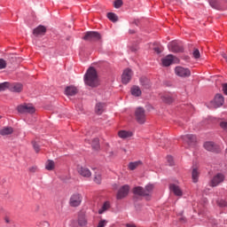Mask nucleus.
<instances>
[{"label": "nucleus", "mask_w": 227, "mask_h": 227, "mask_svg": "<svg viewBox=\"0 0 227 227\" xmlns=\"http://www.w3.org/2000/svg\"><path fill=\"white\" fill-rule=\"evenodd\" d=\"M85 84L89 87L95 88L98 86V74L94 67L88 69L85 74Z\"/></svg>", "instance_id": "1"}, {"label": "nucleus", "mask_w": 227, "mask_h": 227, "mask_svg": "<svg viewBox=\"0 0 227 227\" xmlns=\"http://www.w3.org/2000/svg\"><path fill=\"white\" fill-rule=\"evenodd\" d=\"M153 190L154 185L153 184L145 185V188H143L142 186H136L133 188V194L145 197V200H150Z\"/></svg>", "instance_id": "2"}, {"label": "nucleus", "mask_w": 227, "mask_h": 227, "mask_svg": "<svg viewBox=\"0 0 227 227\" xmlns=\"http://www.w3.org/2000/svg\"><path fill=\"white\" fill-rule=\"evenodd\" d=\"M73 227H86L88 226V219L83 212H79L77 220H73Z\"/></svg>", "instance_id": "3"}, {"label": "nucleus", "mask_w": 227, "mask_h": 227, "mask_svg": "<svg viewBox=\"0 0 227 227\" xmlns=\"http://www.w3.org/2000/svg\"><path fill=\"white\" fill-rule=\"evenodd\" d=\"M135 119L138 124H144L145 122H146V112L143 107L136 108Z\"/></svg>", "instance_id": "4"}, {"label": "nucleus", "mask_w": 227, "mask_h": 227, "mask_svg": "<svg viewBox=\"0 0 227 227\" xmlns=\"http://www.w3.org/2000/svg\"><path fill=\"white\" fill-rule=\"evenodd\" d=\"M102 39V35L98 32H86L83 40L86 42H98Z\"/></svg>", "instance_id": "5"}, {"label": "nucleus", "mask_w": 227, "mask_h": 227, "mask_svg": "<svg viewBox=\"0 0 227 227\" xmlns=\"http://www.w3.org/2000/svg\"><path fill=\"white\" fill-rule=\"evenodd\" d=\"M224 182V174L217 173L212 177L211 181H209V187H218L219 184Z\"/></svg>", "instance_id": "6"}, {"label": "nucleus", "mask_w": 227, "mask_h": 227, "mask_svg": "<svg viewBox=\"0 0 227 227\" xmlns=\"http://www.w3.org/2000/svg\"><path fill=\"white\" fill-rule=\"evenodd\" d=\"M82 202V195L80 193H74L71 195V198H69V206H71V207H78Z\"/></svg>", "instance_id": "7"}, {"label": "nucleus", "mask_w": 227, "mask_h": 227, "mask_svg": "<svg viewBox=\"0 0 227 227\" xmlns=\"http://www.w3.org/2000/svg\"><path fill=\"white\" fill-rule=\"evenodd\" d=\"M175 74H176V76L180 78H187L190 77L192 73L190 72V69L187 67H175Z\"/></svg>", "instance_id": "8"}, {"label": "nucleus", "mask_w": 227, "mask_h": 227, "mask_svg": "<svg viewBox=\"0 0 227 227\" xmlns=\"http://www.w3.org/2000/svg\"><path fill=\"white\" fill-rule=\"evenodd\" d=\"M17 111H19L20 114H33L35 113V108L32 105H21L17 107Z\"/></svg>", "instance_id": "9"}, {"label": "nucleus", "mask_w": 227, "mask_h": 227, "mask_svg": "<svg viewBox=\"0 0 227 227\" xmlns=\"http://www.w3.org/2000/svg\"><path fill=\"white\" fill-rule=\"evenodd\" d=\"M161 62L163 67H170L172 64L179 63V59H177L174 55H167L161 59Z\"/></svg>", "instance_id": "10"}, {"label": "nucleus", "mask_w": 227, "mask_h": 227, "mask_svg": "<svg viewBox=\"0 0 227 227\" xmlns=\"http://www.w3.org/2000/svg\"><path fill=\"white\" fill-rule=\"evenodd\" d=\"M168 49H169L170 51L176 53L184 51V47L176 41L169 43Z\"/></svg>", "instance_id": "11"}, {"label": "nucleus", "mask_w": 227, "mask_h": 227, "mask_svg": "<svg viewBox=\"0 0 227 227\" xmlns=\"http://www.w3.org/2000/svg\"><path fill=\"white\" fill-rule=\"evenodd\" d=\"M129 185H123L121 186L120 190H118L117 192V200H122L123 198H126L128 194L129 193Z\"/></svg>", "instance_id": "12"}, {"label": "nucleus", "mask_w": 227, "mask_h": 227, "mask_svg": "<svg viewBox=\"0 0 227 227\" xmlns=\"http://www.w3.org/2000/svg\"><path fill=\"white\" fill-rule=\"evenodd\" d=\"M224 103V98L221 94L215 96L214 101H211V107L218 108L221 107Z\"/></svg>", "instance_id": "13"}, {"label": "nucleus", "mask_w": 227, "mask_h": 227, "mask_svg": "<svg viewBox=\"0 0 227 227\" xmlns=\"http://www.w3.org/2000/svg\"><path fill=\"white\" fill-rule=\"evenodd\" d=\"M133 73L132 70L129 68H126L123 70L122 73V84H128L129 83L130 80L132 79Z\"/></svg>", "instance_id": "14"}, {"label": "nucleus", "mask_w": 227, "mask_h": 227, "mask_svg": "<svg viewBox=\"0 0 227 227\" xmlns=\"http://www.w3.org/2000/svg\"><path fill=\"white\" fill-rule=\"evenodd\" d=\"M77 171L80 176L90 178V176H92L91 172L88 168L82 167V166H78Z\"/></svg>", "instance_id": "15"}, {"label": "nucleus", "mask_w": 227, "mask_h": 227, "mask_svg": "<svg viewBox=\"0 0 227 227\" xmlns=\"http://www.w3.org/2000/svg\"><path fill=\"white\" fill-rule=\"evenodd\" d=\"M9 90L14 93H20L23 90L21 83H10Z\"/></svg>", "instance_id": "16"}, {"label": "nucleus", "mask_w": 227, "mask_h": 227, "mask_svg": "<svg viewBox=\"0 0 227 227\" xmlns=\"http://www.w3.org/2000/svg\"><path fill=\"white\" fill-rule=\"evenodd\" d=\"M182 139L189 145H193L196 143V136L194 135L183 136Z\"/></svg>", "instance_id": "17"}, {"label": "nucleus", "mask_w": 227, "mask_h": 227, "mask_svg": "<svg viewBox=\"0 0 227 227\" xmlns=\"http://www.w3.org/2000/svg\"><path fill=\"white\" fill-rule=\"evenodd\" d=\"M204 148L207 152H217L218 145H216L214 142H205Z\"/></svg>", "instance_id": "18"}, {"label": "nucleus", "mask_w": 227, "mask_h": 227, "mask_svg": "<svg viewBox=\"0 0 227 227\" xmlns=\"http://www.w3.org/2000/svg\"><path fill=\"white\" fill-rule=\"evenodd\" d=\"M169 189H170V192H172L173 194H175V196L181 197L184 195V192H182L180 187L176 184H170Z\"/></svg>", "instance_id": "19"}, {"label": "nucleus", "mask_w": 227, "mask_h": 227, "mask_svg": "<svg viewBox=\"0 0 227 227\" xmlns=\"http://www.w3.org/2000/svg\"><path fill=\"white\" fill-rule=\"evenodd\" d=\"M78 90L76 87L74 86H68L66 88V95L68 97H74L77 95Z\"/></svg>", "instance_id": "20"}, {"label": "nucleus", "mask_w": 227, "mask_h": 227, "mask_svg": "<svg viewBox=\"0 0 227 227\" xmlns=\"http://www.w3.org/2000/svg\"><path fill=\"white\" fill-rule=\"evenodd\" d=\"M13 134V128L12 127H4L0 129V136H9Z\"/></svg>", "instance_id": "21"}, {"label": "nucleus", "mask_w": 227, "mask_h": 227, "mask_svg": "<svg viewBox=\"0 0 227 227\" xmlns=\"http://www.w3.org/2000/svg\"><path fill=\"white\" fill-rule=\"evenodd\" d=\"M46 33V28L43 26H39L38 27L34 29V35L38 36V35H43Z\"/></svg>", "instance_id": "22"}, {"label": "nucleus", "mask_w": 227, "mask_h": 227, "mask_svg": "<svg viewBox=\"0 0 227 227\" xmlns=\"http://www.w3.org/2000/svg\"><path fill=\"white\" fill-rule=\"evenodd\" d=\"M118 136L122 139H127V138L132 137L133 132L127 131V130H121L120 132H118Z\"/></svg>", "instance_id": "23"}, {"label": "nucleus", "mask_w": 227, "mask_h": 227, "mask_svg": "<svg viewBox=\"0 0 227 227\" xmlns=\"http://www.w3.org/2000/svg\"><path fill=\"white\" fill-rule=\"evenodd\" d=\"M104 111H105V105L102 103H98V105H96V108H95L96 114L98 115H101Z\"/></svg>", "instance_id": "24"}, {"label": "nucleus", "mask_w": 227, "mask_h": 227, "mask_svg": "<svg viewBox=\"0 0 227 227\" xmlns=\"http://www.w3.org/2000/svg\"><path fill=\"white\" fill-rule=\"evenodd\" d=\"M199 176H200V172L196 168L192 169V183H194V184L198 183Z\"/></svg>", "instance_id": "25"}, {"label": "nucleus", "mask_w": 227, "mask_h": 227, "mask_svg": "<svg viewBox=\"0 0 227 227\" xmlns=\"http://www.w3.org/2000/svg\"><path fill=\"white\" fill-rule=\"evenodd\" d=\"M140 83H142V86L145 87V89L150 88V81L146 77L140 78Z\"/></svg>", "instance_id": "26"}, {"label": "nucleus", "mask_w": 227, "mask_h": 227, "mask_svg": "<svg viewBox=\"0 0 227 227\" xmlns=\"http://www.w3.org/2000/svg\"><path fill=\"white\" fill-rule=\"evenodd\" d=\"M131 93L135 97H139L142 94V91L140 90L139 87L137 86H133L131 89Z\"/></svg>", "instance_id": "27"}, {"label": "nucleus", "mask_w": 227, "mask_h": 227, "mask_svg": "<svg viewBox=\"0 0 227 227\" xmlns=\"http://www.w3.org/2000/svg\"><path fill=\"white\" fill-rule=\"evenodd\" d=\"M110 208V203L109 202H104L103 207H101L100 209H98V214L102 215L106 211H107Z\"/></svg>", "instance_id": "28"}, {"label": "nucleus", "mask_w": 227, "mask_h": 227, "mask_svg": "<svg viewBox=\"0 0 227 227\" xmlns=\"http://www.w3.org/2000/svg\"><path fill=\"white\" fill-rule=\"evenodd\" d=\"M107 19L111 20V22H117L118 16L114 12H108Z\"/></svg>", "instance_id": "29"}, {"label": "nucleus", "mask_w": 227, "mask_h": 227, "mask_svg": "<svg viewBox=\"0 0 227 227\" xmlns=\"http://www.w3.org/2000/svg\"><path fill=\"white\" fill-rule=\"evenodd\" d=\"M163 103L171 104L174 101V98H171L169 95H163L161 97Z\"/></svg>", "instance_id": "30"}, {"label": "nucleus", "mask_w": 227, "mask_h": 227, "mask_svg": "<svg viewBox=\"0 0 227 227\" xmlns=\"http://www.w3.org/2000/svg\"><path fill=\"white\" fill-rule=\"evenodd\" d=\"M46 170L48 171H52L54 169V161L51 160H49L47 162H46Z\"/></svg>", "instance_id": "31"}, {"label": "nucleus", "mask_w": 227, "mask_h": 227, "mask_svg": "<svg viewBox=\"0 0 227 227\" xmlns=\"http://www.w3.org/2000/svg\"><path fill=\"white\" fill-rule=\"evenodd\" d=\"M209 5L215 10H219V2L218 0H209Z\"/></svg>", "instance_id": "32"}, {"label": "nucleus", "mask_w": 227, "mask_h": 227, "mask_svg": "<svg viewBox=\"0 0 227 227\" xmlns=\"http://www.w3.org/2000/svg\"><path fill=\"white\" fill-rule=\"evenodd\" d=\"M140 164V161L130 162L128 168H129L130 171H133L136 168L139 167Z\"/></svg>", "instance_id": "33"}, {"label": "nucleus", "mask_w": 227, "mask_h": 227, "mask_svg": "<svg viewBox=\"0 0 227 227\" xmlns=\"http://www.w3.org/2000/svg\"><path fill=\"white\" fill-rule=\"evenodd\" d=\"M10 85V82L0 83V91H5L7 89H9Z\"/></svg>", "instance_id": "34"}, {"label": "nucleus", "mask_w": 227, "mask_h": 227, "mask_svg": "<svg viewBox=\"0 0 227 227\" xmlns=\"http://www.w3.org/2000/svg\"><path fill=\"white\" fill-rule=\"evenodd\" d=\"M94 183L100 184L102 183V176L100 174H96L94 176Z\"/></svg>", "instance_id": "35"}, {"label": "nucleus", "mask_w": 227, "mask_h": 227, "mask_svg": "<svg viewBox=\"0 0 227 227\" xmlns=\"http://www.w3.org/2000/svg\"><path fill=\"white\" fill-rule=\"evenodd\" d=\"M91 147H93L94 150L98 149V138L96 137L91 141Z\"/></svg>", "instance_id": "36"}, {"label": "nucleus", "mask_w": 227, "mask_h": 227, "mask_svg": "<svg viewBox=\"0 0 227 227\" xmlns=\"http://www.w3.org/2000/svg\"><path fill=\"white\" fill-rule=\"evenodd\" d=\"M122 0H115V2H114V8L120 9L122 6Z\"/></svg>", "instance_id": "37"}, {"label": "nucleus", "mask_w": 227, "mask_h": 227, "mask_svg": "<svg viewBox=\"0 0 227 227\" xmlns=\"http://www.w3.org/2000/svg\"><path fill=\"white\" fill-rule=\"evenodd\" d=\"M108 222L106 220L101 219L98 221V226L96 227H106L107 225Z\"/></svg>", "instance_id": "38"}, {"label": "nucleus", "mask_w": 227, "mask_h": 227, "mask_svg": "<svg viewBox=\"0 0 227 227\" xmlns=\"http://www.w3.org/2000/svg\"><path fill=\"white\" fill-rule=\"evenodd\" d=\"M217 205L220 207H227V201L226 200H221L217 202Z\"/></svg>", "instance_id": "39"}, {"label": "nucleus", "mask_w": 227, "mask_h": 227, "mask_svg": "<svg viewBox=\"0 0 227 227\" xmlns=\"http://www.w3.org/2000/svg\"><path fill=\"white\" fill-rule=\"evenodd\" d=\"M220 129L227 132V121H220Z\"/></svg>", "instance_id": "40"}, {"label": "nucleus", "mask_w": 227, "mask_h": 227, "mask_svg": "<svg viewBox=\"0 0 227 227\" xmlns=\"http://www.w3.org/2000/svg\"><path fill=\"white\" fill-rule=\"evenodd\" d=\"M192 57H194L195 59H200V51L199 49H194L192 51Z\"/></svg>", "instance_id": "41"}, {"label": "nucleus", "mask_w": 227, "mask_h": 227, "mask_svg": "<svg viewBox=\"0 0 227 227\" xmlns=\"http://www.w3.org/2000/svg\"><path fill=\"white\" fill-rule=\"evenodd\" d=\"M32 146L34 147L35 153H38L40 151L39 145L36 142H32Z\"/></svg>", "instance_id": "42"}, {"label": "nucleus", "mask_w": 227, "mask_h": 227, "mask_svg": "<svg viewBox=\"0 0 227 227\" xmlns=\"http://www.w3.org/2000/svg\"><path fill=\"white\" fill-rule=\"evenodd\" d=\"M6 65H7L6 61L0 59V70H4V68H6Z\"/></svg>", "instance_id": "43"}, {"label": "nucleus", "mask_w": 227, "mask_h": 227, "mask_svg": "<svg viewBox=\"0 0 227 227\" xmlns=\"http://www.w3.org/2000/svg\"><path fill=\"white\" fill-rule=\"evenodd\" d=\"M153 50L154 51V52H157V54H160L162 51V49L160 46H155L154 48H153Z\"/></svg>", "instance_id": "44"}, {"label": "nucleus", "mask_w": 227, "mask_h": 227, "mask_svg": "<svg viewBox=\"0 0 227 227\" xmlns=\"http://www.w3.org/2000/svg\"><path fill=\"white\" fill-rule=\"evenodd\" d=\"M4 223H6L7 224H11L12 223V220L9 216H4Z\"/></svg>", "instance_id": "45"}, {"label": "nucleus", "mask_w": 227, "mask_h": 227, "mask_svg": "<svg viewBox=\"0 0 227 227\" xmlns=\"http://www.w3.org/2000/svg\"><path fill=\"white\" fill-rule=\"evenodd\" d=\"M223 90L224 95H227V83H223Z\"/></svg>", "instance_id": "46"}, {"label": "nucleus", "mask_w": 227, "mask_h": 227, "mask_svg": "<svg viewBox=\"0 0 227 227\" xmlns=\"http://www.w3.org/2000/svg\"><path fill=\"white\" fill-rule=\"evenodd\" d=\"M138 50V47L137 46H132V47H130V51H132V52H136V51H137Z\"/></svg>", "instance_id": "47"}, {"label": "nucleus", "mask_w": 227, "mask_h": 227, "mask_svg": "<svg viewBox=\"0 0 227 227\" xmlns=\"http://www.w3.org/2000/svg\"><path fill=\"white\" fill-rule=\"evenodd\" d=\"M168 161H169L170 166L173 165V162H172V156H168Z\"/></svg>", "instance_id": "48"}, {"label": "nucleus", "mask_w": 227, "mask_h": 227, "mask_svg": "<svg viewBox=\"0 0 227 227\" xmlns=\"http://www.w3.org/2000/svg\"><path fill=\"white\" fill-rule=\"evenodd\" d=\"M29 171H31L32 173H35L36 168L33 167V168H29Z\"/></svg>", "instance_id": "49"}, {"label": "nucleus", "mask_w": 227, "mask_h": 227, "mask_svg": "<svg viewBox=\"0 0 227 227\" xmlns=\"http://www.w3.org/2000/svg\"><path fill=\"white\" fill-rule=\"evenodd\" d=\"M126 227H136L135 225H133V224H129V223H128V224H126Z\"/></svg>", "instance_id": "50"}, {"label": "nucleus", "mask_w": 227, "mask_h": 227, "mask_svg": "<svg viewBox=\"0 0 227 227\" xmlns=\"http://www.w3.org/2000/svg\"><path fill=\"white\" fill-rule=\"evenodd\" d=\"M223 56L224 60H225L226 63H227V55H226V54H223Z\"/></svg>", "instance_id": "51"}, {"label": "nucleus", "mask_w": 227, "mask_h": 227, "mask_svg": "<svg viewBox=\"0 0 227 227\" xmlns=\"http://www.w3.org/2000/svg\"><path fill=\"white\" fill-rule=\"evenodd\" d=\"M129 33H130V34H134V33H135V31H133V30H129Z\"/></svg>", "instance_id": "52"}, {"label": "nucleus", "mask_w": 227, "mask_h": 227, "mask_svg": "<svg viewBox=\"0 0 227 227\" xmlns=\"http://www.w3.org/2000/svg\"><path fill=\"white\" fill-rule=\"evenodd\" d=\"M123 153H127V150L126 149H122Z\"/></svg>", "instance_id": "53"}, {"label": "nucleus", "mask_w": 227, "mask_h": 227, "mask_svg": "<svg viewBox=\"0 0 227 227\" xmlns=\"http://www.w3.org/2000/svg\"><path fill=\"white\" fill-rule=\"evenodd\" d=\"M44 224H48V223H47V222H44Z\"/></svg>", "instance_id": "54"}]
</instances>
